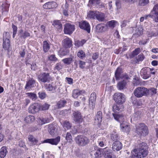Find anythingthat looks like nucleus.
I'll list each match as a JSON object with an SVG mask.
<instances>
[{
	"label": "nucleus",
	"instance_id": "nucleus-1",
	"mask_svg": "<svg viewBox=\"0 0 158 158\" xmlns=\"http://www.w3.org/2000/svg\"><path fill=\"white\" fill-rule=\"evenodd\" d=\"M122 68L119 67L117 69L115 73V77L117 81L119 80L120 79H123L122 81H119L117 84V88L120 90H123L125 88L127 82L125 79L128 80L130 78L127 74H122Z\"/></svg>",
	"mask_w": 158,
	"mask_h": 158
},
{
	"label": "nucleus",
	"instance_id": "nucleus-2",
	"mask_svg": "<svg viewBox=\"0 0 158 158\" xmlns=\"http://www.w3.org/2000/svg\"><path fill=\"white\" fill-rule=\"evenodd\" d=\"M75 141L79 146L84 147L89 143L90 139L85 136L80 135L75 138Z\"/></svg>",
	"mask_w": 158,
	"mask_h": 158
},
{
	"label": "nucleus",
	"instance_id": "nucleus-3",
	"mask_svg": "<svg viewBox=\"0 0 158 158\" xmlns=\"http://www.w3.org/2000/svg\"><path fill=\"white\" fill-rule=\"evenodd\" d=\"M137 151L140 155L143 157L147 156L148 153V147L147 144L144 142L140 143L137 146Z\"/></svg>",
	"mask_w": 158,
	"mask_h": 158
},
{
	"label": "nucleus",
	"instance_id": "nucleus-4",
	"mask_svg": "<svg viewBox=\"0 0 158 158\" xmlns=\"http://www.w3.org/2000/svg\"><path fill=\"white\" fill-rule=\"evenodd\" d=\"M136 132L139 136H145L148 133V128L143 123H141L136 127Z\"/></svg>",
	"mask_w": 158,
	"mask_h": 158
},
{
	"label": "nucleus",
	"instance_id": "nucleus-5",
	"mask_svg": "<svg viewBox=\"0 0 158 158\" xmlns=\"http://www.w3.org/2000/svg\"><path fill=\"white\" fill-rule=\"evenodd\" d=\"M103 152V149L100 148L96 146H94L90 149V155L95 158L101 157Z\"/></svg>",
	"mask_w": 158,
	"mask_h": 158
},
{
	"label": "nucleus",
	"instance_id": "nucleus-6",
	"mask_svg": "<svg viewBox=\"0 0 158 158\" xmlns=\"http://www.w3.org/2000/svg\"><path fill=\"white\" fill-rule=\"evenodd\" d=\"M148 89L143 87H139L136 88L134 91L135 96L137 98H140L143 96L147 95Z\"/></svg>",
	"mask_w": 158,
	"mask_h": 158
},
{
	"label": "nucleus",
	"instance_id": "nucleus-7",
	"mask_svg": "<svg viewBox=\"0 0 158 158\" xmlns=\"http://www.w3.org/2000/svg\"><path fill=\"white\" fill-rule=\"evenodd\" d=\"M38 78L39 81L44 83H48L52 79L49 73L46 72L41 73L38 75Z\"/></svg>",
	"mask_w": 158,
	"mask_h": 158
},
{
	"label": "nucleus",
	"instance_id": "nucleus-8",
	"mask_svg": "<svg viewBox=\"0 0 158 158\" xmlns=\"http://www.w3.org/2000/svg\"><path fill=\"white\" fill-rule=\"evenodd\" d=\"M113 98L117 103L121 104L124 103L125 100L124 95L121 93H115L114 95Z\"/></svg>",
	"mask_w": 158,
	"mask_h": 158
},
{
	"label": "nucleus",
	"instance_id": "nucleus-9",
	"mask_svg": "<svg viewBox=\"0 0 158 158\" xmlns=\"http://www.w3.org/2000/svg\"><path fill=\"white\" fill-rule=\"evenodd\" d=\"M3 48L5 50H8L10 46V41L9 33H4L3 35Z\"/></svg>",
	"mask_w": 158,
	"mask_h": 158
},
{
	"label": "nucleus",
	"instance_id": "nucleus-10",
	"mask_svg": "<svg viewBox=\"0 0 158 158\" xmlns=\"http://www.w3.org/2000/svg\"><path fill=\"white\" fill-rule=\"evenodd\" d=\"M40 107V104L35 103L29 107L28 109V111L29 113L35 114L39 111Z\"/></svg>",
	"mask_w": 158,
	"mask_h": 158
},
{
	"label": "nucleus",
	"instance_id": "nucleus-11",
	"mask_svg": "<svg viewBox=\"0 0 158 158\" xmlns=\"http://www.w3.org/2000/svg\"><path fill=\"white\" fill-rule=\"evenodd\" d=\"M74 121L76 123H80L83 121V118L81 113L78 111H74L73 113Z\"/></svg>",
	"mask_w": 158,
	"mask_h": 158
},
{
	"label": "nucleus",
	"instance_id": "nucleus-12",
	"mask_svg": "<svg viewBox=\"0 0 158 158\" xmlns=\"http://www.w3.org/2000/svg\"><path fill=\"white\" fill-rule=\"evenodd\" d=\"M75 30V26L69 23L65 25L64 28V32L65 34L70 35L72 34Z\"/></svg>",
	"mask_w": 158,
	"mask_h": 158
},
{
	"label": "nucleus",
	"instance_id": "nucleus-13",
	"mask_svg": "<svg viewBox=\"0 0 158 158\" xmlns=\"http://www.w3.org/2000/svg\"><path fill=\"white\" fill-rule=\"evenodd\" d=\"M79 27L86 31L88 33L90 32V26L89 23L86 21H81L79 22Z\"/></svg>",
	"mask_w": 158,
	"mask_h": 158
},
{
	"label": "nucleus",
	"instance_id": "nucleus-14",
	"mask_svg": "<svg viewBox=\"0 0 158 158\" xmlns=\"http://www.w3.org/2000/svg\"><path fill=\"white\" fill-rule=\"evenodd\" d=\"M96 94L94 92L92 93L89 98V106L91 109H93L95 105Z\"/></svg>",
	"mask_w": 158,
	"mask_h": 158
},
{
	"label": "nucleus",
	"instance_id": "nucleus-15",
	"mask_svg": "<svg viewBox=\"0 0 158 158\" xmlns=\"http://www.w3.org/2000/svg\"><path fill=\"white\" fill-rule=\"evenodd\" d=\"M60 137L58 136L55 138L48 139L44 140V143H49L52 145H57L60 142Z\"/></svg>",
	"mask_w": 158,
	"mask_h": 158
},
{
	"label": "nucleus",
	"instance_id": "nucleus-16",
	"mask_svg": "<svg viewBox=\"0 0 158 158\" xmlns=\"http://www.w3.org/2000/svg\"><path fill=\"white\" fill-rule=\"evenodd\" d=\"M103 154L105 158H116V156L113 154L112 151L106 148L103 149Z\"/></svg>",
	"mask_w": 158,
	"mask_h": 158
},
{
	"label": "nucleus",
	"instance_id": "nucleus-17",
	"mask_svg": "<svg viewBox=\"0 0 158 158\" xmlns=\"http://www.w3.org/2000/svg\"><path fill=\"white\" fill-rule=\"evenodd\" d=\"M72 40L69 38L67 37L63 40L62 44L64 47L69 48L72 46Z\"/></svg>",
	"mask_w": 158,
	"mask_h": 158
},
{
	"label": "nucleus",
	"instance_id": "nucleus-18",
	"mask_svg": "<svg viewBox=\"0 0 158 158\" xmlns=\"http://www.w3.org/2000/svg\"><path fill=\"white\" fill-rule=\"evenodd\" d=\"M56 3L54 1L48 2L44 4L43 8L45 9H51L57 7Z\"/></svg>",
	"mask_w": 158,
	"mask_h": 158
},
{
	"label": "nucleus",
	"instance_id": "nucleus-19",
	"mask_svg": "<svg viewBox=\"0 0 158 158\" xmlns=\"http://www.w3.org/2000/svg\"><path fill=\"white\" fill-rule=\"evenodd\" d=\"M122 147L121 143L118 141H116L113 143L112 148L114 151H118L122 148Z\"/></svg>",
	"mask_w": 158,
	"mask_h": 158
},
{
	"label": "nucleus",
	"instance_id": "nucleus-20",
	"mask_svg": "<svg viewBox=\"0 0 158 158\" xmlns=\"http://www.w3.org/2000/svg\"><path fill=\"white\" fill-rule=\"evenodd\" d=\"M35 81L33 78H29L28 81L27 82L26 85L25 86L26 89H30L34 87L35 86Z\"/></svg>",
	"mask_w": 158,
	"mask_h": 158
},
{
	"label": "nucleus",
	"instance_id": "nucleus-21",
	"mask_svg": "<svg viewBox=\"0 0 158 158\" xmlns=\"http://www.w3.org/2000/svg\"><path fill=\"white\" fill-rule=\"evenodd\" d=\"M150 68L148 67H145L142 69L140 73L144 75L143 78L147 79L151 76L149 73Z\"/></svg>",
	"mask_w": 158,
	"mask_h": 158
},
{
	"label": "nucleus",
	"instance_id": "nucleus-22",
	"mask_svg": "<svg viewBox=\"0 0 158 158\" xmlns=\"http://www.w3.org/2000/svg\"><path fill=\"white\" fill-rule=\"evenodd\" d=\"M120 128L122 131L125 132H128L130 131V127L128 123L125 122L123 121L120 123Z\"/></svg>",
	"mask_w": 158,
	"mask_h": 158
},
{
	"label": "nucleus",
	"instance_id": "nucleus-23",
	"mask_svg": "<svg viewBox=\"0 0 158 158\" xmlns=\"http://www.w3.org/2000/svg\"><path fill=\"white\" fill-rule=\"evenodd\" d=\"M57 126L55 124H50L48 125V131L50 134L52 135H53L56 131Z\"/></svg>",
	"mask_w": 158,
	"mask_h": 158
},
{
	"label": "nucleus",
	"instance_id": "nucleus-24",
	"mask_svg": "<svg viewBox=\"0 0 158 158\" xmlns=\"http://www.w3.org/2000/svg\"><path fill=\"white\" fill-rule=\"evenodd\" d=\"M46 89L47 90L49 91H52L53 92L55 91L56 89V86L54 83L53 82L49 84H46L45 85Z\"/></svg>",
	"mask_w": 158,
	"mask_h": 158
},
{
	"label": "nucleus",
	"instance_id": "nucleus-25",
	"mask_svg": "<svg viewBox=\"0 0 158 158\" xmlns=\"http://www.w3.org/2000/svg\"><path fill=\"white\" fill-rule=\"evenodd\" d=\"M146 34L148 37H152V36H156L158 35V31H156L155 29H153L152 31H148L146 32Z\"/></svg>",
	"mask_w": 158,
	"mask_h": 158
},
{
	"label": "nucleus",
	"instance_id": "nucleus-26",
	"mask_svg": "<svg viewBox=\"0 0 158 158\" xmlns=\"http://www.w3.org/2000/svg\"><path fill=\"white\" fill-rule=\"evenodd\" d=\"M74 56L71 55L69 57L65 58L62 60V61L65 64L69 65L73 61Z\"/></svg>",
	"mask_w": 158,
	"mask_h": 158
},
{
	"label": "nucleus",
	"instance_id": "nucleus-27",
	"mask_svg": "<svg viewBox=\"0 0 158 158\" xmlns=\"http://www.w3.org/2000/svg\"><path fill=\"white\" fill-rule=\"evenodd\" d=\"M131 156L128 158H141V156L139 155L137 149L132 150L131 152Z\"/></svg>",
	"mask_w": 158,
	"mask_h": 158
},
{
	"label": "nucleus",
	"instance_id": "nucleus-28",
	"mask_svg": "<svg viewBox=\"0 0 158 158\" xmlns=\"http://www.w3.org/2000/svg\"><path fill=\"white\" fill-rule=\"evenodd\" d=\"M69 52V50L67 48H61L58 52V55L61 56L67 55Z\"/></svg>",
	"mask_w": 158,
	"mask_h": 158
},
{
	"label": "nucleus",
	"instance_id": "nucleus-29",
	"mask_svg": "<svg viewBox=\"0 0 158 158\" xmlns=\"http://www.w3.org/2000/svg\"><path fill=\"white\" fill-rule=\"evenodd\" d=\"M7 148L6 147H2L0 149V157L1 158H4L6 156V154L8 153Z\"/></svg>",
	"mask_w": 158,
	"mask_h": 158
},
{
	"label": "nucleus",
	"instance_id": "nucleus-30",
	"mask_svg": "<svg viewBox=\"0 0 158 158\" xmlns=\"http://www.w3.org/2000/svg\"><path fill=\"white\" fill-rule=\"evenodd\" d=\"M50 46L48 43L46 41L43 42V49L44 52H47L50 49Z\"/></svg>",
	"mask_w": 158,
	"mask_h": 158
},
{
	"label": "nucleus",
	"instance_id": "nucleus-31",
	"mask_svg": "<svg viewBox=\"0 0 158 158\" xmlns=\"http://www.w3.org/2000/svg\"><path fill=\"white\" fill-rule=\"evenodd\" d=\"M58 31H60L62 29V26L61 22L59 20L55 21L52 24Z\"/></svg>",
	"mask_w": 158,
	"mask_h": 158
},
{
	"label": "nucleus",
	"instance_id": "nucleus-32",
	"mask_svg": "<svg viewBox=\"0 0 158 158\" xmlns=\"http://www.w3.org/2000/svg\"><path fill=\"white\" fill-rule=\"evenodd\" d=\"M96 18L99 21H103L105 20V15L103 13L97 12Z\"/></svg>",
	"mask_w": 158,
	"mask_h": 158
},
{
	"label": "nucleus",
	"instance_id": "nucleus-33",
	"mask_svg": "<svg viewBox=\"0 0 158 158\" xmlns=\"http://www.w3.org/2000/svg\"><path fill=\"white\" fill-rule=\"evenodd\" d=\"M143 29L142 27L140 26L136 30L135 32L133 34V35L136 37L139 36L143 34Z\"/></svg>",
	"mask_w": 158,
	"mask_h": 158
},
{
	"label": "nucleus",
	"instance_id": "nucleus-34",
	"mask_svg": "<svg viewBox=\"0 0 158 158\" xmlns=\"http://www.w3.org/2000/svg\"><path fill=\"white\" fill-rule=\"evenodd\" d=\"M120 104H114L113 106V110L115 112L119 113L122 110L121 107H120Z\"/></svg>",
	"mask_w": 158,
	"mask_h": 158
},
{
	"label": "nucleus",
	"instance_id": "nucleus-35",
	"mask_svg": "<svg viewBox=\"0 0 158 158\" xmlns=\"http://www.w3.org/2000/svg\"><path fill=\"white\" fill-rule=\"evenodd\" d=\"M102 119V113L101 111L98 112L96 116L95 120L97 121L98 123H100Z\"/></svg>",
	"mask_w": 158,
	"mask_h": 158
},
{
	"label": "nucleus",
	"instance_id": "nucleus-36",
	"mask_svg": "<svg viewBox=\"0 0 158 158\" xmlns=\"http://www.w3.org/2000/svg\"><path fill=\"white\" fill-rule=\"evenodd\" d=\"M66 103L67 102L65 100L62 99L57 102V106L58 108H60L64 107Z\"/></svg>",
	"mask_w": 158,
	"mask_h": 158
},
{
	"label": "nucleus",
	"instance_id": "nucleus-37",
	"mask_svg": "<svg viewBox=\"0 0 158 158\" xmlns=\"http://www.w3.org/2000/svg\"><path fill=\"white\" fill-rule=\"evenodd\" d=\"M24 120L26 123L30 124L34 121L35 118L32 116H28L24 118Z\"/></svg>",
	"mask_w": 158,
	"mask_h": 158
},
{
	"label": "nucleus",
	"instance_id": "nucleus-38",
	"mask_svg": "<svg viewBox=\"0 0 158 158\" xmlns=\"http://www.w3.org/2000/svg\"><path fill=\"white\" fill-rule=\"evenodd\" d=\"M60 123L64 128H66L67 129H69L72 126V124L69 121H63L62 123Z\"/></svg>",
	"mask_w": 158,
	"mask_h": 158
},
{
	"label": "nucleus",
	"instance_id": "nucleus-39",
	"mask_svg": "<svg viewBox=\"0 0 158 158\" xmlns=\"http://www.w3.org/2000/svg\"><path fill=\"white\" fill-rule=\"evenodd\" d=\"M86 41L85 40H82L81 41L77 40L75 41L74 44L77 48L80 46H82L86 42Z\"/></svg>",
	"mask_w": 158,
	"mask_h": 158
},
{
	"label": "nucleus",
	"instance_id": "nucleus-40",
	"mask_svg": "<svg viewBox=\"0 0 158 158\" xmlns=\"http://www.w3.org/2000/svg\"><path fill=\"white\" fill-rule=\"evenodd\" d=\"M82 92V91H80L78 89H74L73 92V97L74 98H77L81 94Z\"/></svg>",
	"mask_w": 158,
	"mask_h": 158
},
{
	"label": "nucleus",
	"instance_id": "nucleus-41",
	"mask_svg": "<svg viewBox=\"0 0 158 158\" xmlns=\"http://www.w3.org/2000/svg\"><path fill=\"white\" fill-rule=\"evenodd\" d=\"M28 139L34 145L36 144L38 141V140L32 135H29L28 137Z\"/></svg>",
	"mask_w": 158,
	"mask_h": 158
},
{
	"label": "nucleus",
	"instance_id": "nucleus-42",
	"mask_svg": "<svg viewBox=\"0 0 158 158\" xmlns=\"http://www.w3.org/2000/svg\"><path fill=\"white\" fill-rule=\"evenodd\" d=\"M140 52V49L139 48H136L132 52L130 56V58H132L135 56L138 55Z\"/></svg>",
	"mask_w": 158,
	"mask_h": 158
},
{
	"label": "nucleus",
	"instance_id": "nucleus-43",
	"mask_svg": "<svg viewBox=\"0 0 158 158\" xmlns=\"http://www.w3.org/2000/svg\"><path fill=\"white\" fill-rule=\"evenodd\" d=\"M30 35L29 33L26 31L23 32L22 31L21 33L20 37L21 38L25 39L27 37L30 36Z\"/></svg>",
	"mask_w": 158,
	"mask_h": 158
},
{
	"label": "nucleus",
	"instance_id": "nucleus-44",
	"mask_svg": "<svg viewBox=\"0 0 158 158\" xmlns=\"http://www.w3.org/2000/svg\"><path fill=\"white\" fill-rule=\"evenodd\" d=\"M26 94L33 101L35 100L37 98L36 94L33 93H27Z\"/></svg>",
	"mask_w": 158,
	"mask_h": 158
},
{
	"label": "nucleus",
	"instance_id": "nucleus-45",
	"mask_svg": "<svg viewBox=\"0 0 158 158\" xmlns=\"http://www.w3.org/2000/svg\"><path fill=\"white\" fill-rule=\"evenodd\" d=\"M77 56L81 59H84L85 56V54L82 50H80L77 52Z\"/></svg>",
	"mask_w": 158,
	"mask_h": 158
},
{
	"label": "nucleus",
	"instance_id": "nucleus-46",
	"mask_svg": "<svg viewBox=\"0 0 158 158\" xmlns=\"http://www.w3.org/2000/svg\"><path fill=\"white\" fill-rule=\"evenodd\" d=\"M117 23V21L114 20H111L110 21L108 22L107 24L108 25L109 27L113 28L116 26V24Z\"/></svg>",
	"mask_w": 158,
	"mask_h": 158
},
{
	"label": "nucleus",
	"instance_id": "nucleus-47",
	"mask_svg": "<svg viewBox=\"0 0 158 158\" xmlns=\"http://www.w3.org/2000/svg\"><path fill=\"white\" fill-rule=\"evenodd\" d=\"M97 12H95L92 11H90L87 15V17L90 18L94 19L96 17Z\"/></svg>",
	"mask_w": 158,
	"mask_h": 158
},
{
	"label": "nucleus",
	"instance_id": "nucleus-48",
	"mask_svg": "<svg viewBox=\"0 0 158 158\" xmlns=\"http://www.w3.org/2000/svg\"><path fill=\"white\" fill-rule=\"evenodd\" d=\"M96 31L98 32H101L104 31V27L100 24H98L96 27Z\"/></svg>",
	"mask_w": 158,
	"mask_h": 158
},
{
	"label": "nucleus",
	"instance_id": "nucleus-49",
	"mask_svg": "<svg viewBox=\"0 0 158 158\" xmlns=\"http://www.w3.org/2000/svg\"><path fill=\"white\" fill-rule=\"evenodd\" d=\"M119 137L118 135L115 132L111 135L110 138L113 141H117V140L118 139Z\"/></svg>",
	"mask_w": 158,
	"mask_h": 158
},
{
	"label": "nucleus",
	"instance_id": "nucleus-50",
	"mask_svg": "<svg viewBox=\"0 0 158 158\" xmlns=\"http://www.w3.org/2000/svg\"><path fill=\"white\" fill-rule=\"evenodd\" d=\"M113 116L114 119L117 121H120L122 119L123 116L118 114H113Z\"/></svg>",
	"mask_w": 158,
	"mask_h": 158
},
{
	"label": "nucleus",
	"instance_id": "nucleus-51",
	"mask_svg": "<svg viewBox=\"0 0 158 158\" xmlns=\"http://www.w3.org/2000/svg\"><path fill=\"white\" fill-rule=\"evenodd\" d=\"M149 0H139V5L140 6H144L149 3Z\"/></svg>",
	"mask_w": 158,
	"mask_h": 158
},
{
	"label": "nucleus",
	"instance_id": "nucleus-52",
	"mask_svg": "<svg viewBox=\"0 0 158 158\" xmlns=\"http://www.w3.org/2000/svg\"><path fill=\"white\" fill-rule=\"evenodd\" d=\"M147 91V95L148 94L149 95V94H150L151 95H153V94H155L156 93V89L154 88H152L150 89H148Z\"/></svg>",
	"mask_w": 158,
	"mask_h": 158
},
{
	"label": "nucleus",
	"instance_id": "nucleus-53",
	"mask_svg": "<svg viewBox=\"0 0 158 158\" xmlns=\"http://www.w3.org/2000/svg\"><path fill=\"white\" fill-rule=\"evenodd\" d=\"M66 139L68 142L70 143L72 141V136L70 132H67L66 136Z\"/></svg>",
	"mask_w": 158,
	"mask_h": 158
},
{
	"label": "nucleus",
	"instance_id": "nucleus-54",
	"mask_svg": "<svg viewBox=\"0 0 158 158\" xmlns=\"http://www.w3.org/2000/svg\"><path fill=\"white\" fill-rule=\"evenodd\" d=\"M62 67L63 66L61 63H58L56 64L54 69L55 70L59 71L62 69Z\"/></svg>",
	"mask_w": 158,
	"mask_h": 158
},
{
	"label": "nucleus",
	"instance_id": "nucleus-55",
	"mask_svg": "<svg viewBox=\"0 0 158 158\" xmlns=\"http://www.w3.org/2000/svg\"><path fill=\"white\" fill-rule=\"evenodd\" d=\"M100 2V0H89V2L90 4L94 5L99 4Z\"/></svg>",
	"mask_w": 158,
	"mask_h": 158
},
{
	"label": "nucleus",
	"instance_id": "nucleus-56",
	"mask_svg": "<svg viewBox=\"0 0 158 158\" xmlns=\"http://www.w3.org/2000/svg\"><path fill=\"white\" fill-rule=\"evenodd\" d=\"M38 94L39 98L42 99H44L46 96V94L44 92H40Z\"/></svg>",
	"mask_w": 158,
	"mask_h": 158
},
{
	"label": "nucleus",
	"instance_id": "nucleus-57",
	"mask_svg": "<svg viewBox=\"0 0 158 158\" xmlns=\"http://www.w3.org/2000/svg\"><path fill=\"white\" fill-rule=\"evenodd\" d=\"M49 106V105H48L47 103H45L42 105L41 106H40V108H41L42 110H45L48 109Z\"/></svg>",
	"mask_w": 158,
	"mask_h": 158
},
{
	"label": "nucleus",
	"instance_id": "nucleus-58",
	"mask_svg": "<svg viewBox=\"0 0 158 158\" xmlns=\"http://www.w3.org/2000/svg\"><path fill=\"white\" fill-rule=\"evenodd\" d=\"M105 140L104 138H102V140L98 141V145L101 147H103L105 144L106 143Z\"/></svg>",
	"mask_w": 158,
	"mask_h": 158
},
{
	"label": "nucleus",
	"instance_id": "nucleus-59",
	"mask_svg": "<svg viewBox=\"0 0 158 158\" xmlns=\"http://www.w3.org/2000/svg\"><path fill=\"white\" fill-rule=\"evenodd\" d=\"M49 60L52 61H56L57 60V58H56L55 55H50L48 57Z\"/></svg>",
	"mask_w": 158,
	"mask_h": 158
},
{
	"label": "nucleus",
	"instance_id": "nucleus-60",
	"mask_svg": "<svg viewBox=\"0 0 158 158\" xmlns=\"http://www.w3.org/2000/svg\"><path fill=\"white\" fill-rule=\"evenodd\" d=\"M40 124L41 125H42L46 123H48L49 122V119L46 118H42L40 119Z\"/></svg>",
	"mask_w": 158,
	"mask_h": 158
},
{
	"label": "nucleus",
	"instance_id": "nucleus-61",
	"mask_svg": "<svg viewBox=\"0 0 158 158\" xmlns=\"http://www.w3.org/2000/svg\"><path fill=\"white\" fill-rule=\"evenodd\" d=\"M152 11L153 14L158 13V3L154 6Z\"/></svg>",
	"mask_w": 158,
	"mask_h": 158
},
{
	"label": "nucleus",
	"instance_id": "nucleus-62",
	"mask_svg": "<svg viewBox=\"0 0 158 158\" xmlns=\"http://www.w3.org/2000/svg\"><path fill=\"white\" fill-rule=\"evenodd\" d=\"M79 62V67L82 69H84L85 68V62L81 60H80Z\"/></svg>",
	"mask_w": 158,
	"mask_h": 158
},
{
	"label": "nucleus",
	"instance_id": "nucleus-63",
	"mask_svg": "<svg viewBox=\"0 0 158 158\" xmlns=\"http://www.w3.org/2000/svg\"><path fill=\"white\" fill-rule=\"evenodd\" d=\"M144 57L143 54L141 53L138 56L137 60L138 62L139 61H142L144 59Z\"/></svg>",
	"mask_w": 158,
	"mask_h": 158
},
{
	"label": "nucleus",
	"instance_id": "nucleus-64",
	"mask_svg": "<svg viewBox=\"0 0 158 158\" xmlns=\"http://www.w3.org/2000/svg\"><path fill=\"white\" fill-rule=\"evenodd\" d=\"M19 54L21 57H24L25 54V49L22 48L19 52Z\"/></svg>",
	"mask_w": 158,
	"mask_h": 158
}]
</instances>
